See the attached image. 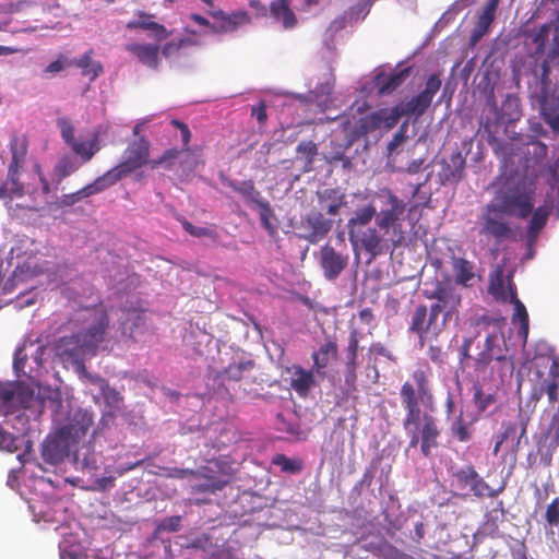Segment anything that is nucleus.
I'll use <instances>...</instances> for the list:
<instances>
[{
    "label": "nucleus",
    "instance_id": "obj_17",
    "mask_svg": "<svg viewBox=\"0 0 559 559\" xmlns=\"http://www.w3.org/2000/svg\"><path fill=\"white\" fill-rule=\"evenodd\" d=\"M348 254L337 252L330 243L320 249L319 263L326 280H336L348 264Z\"/></svg>",
    "mask_w": 559,
    "mask_h": 559
},
{
    "label": "nucleus",
    "instance_id": "obj_31",
    "mask_svg": "<svg viewBox=\"0 0 559 559\" xmlns=\"http://www.w3.org/2000/svg\"><path fill=\"white\" fill-rule=\"evenodd\" d=\"M510 283L512 286H514L511 276H509L508 282L506 284V280L503 277V270L501 266H498L495 273L490 276L488 292L496 300H510Z\"/></svg>",
    "mask_w": 559,
    "mask_h": 559
},
{
    "label": "nucleus",
    "instance_id": "obj_12",
    "mask_svg": "<svg viewBox=\"0 0 559 559\" xmlns=\"http://www.w3.org/2000/svg\"><path fill=\"white\" fill-rule=\"evenodd\" d=\"M506 216H509L508 213L492 200L481 209L478 217L479 234L493 237L498 241L509 239L512 228Z\"/></svg>",
    "mask_w": 559,
    "mask_h": 559
},
{
    "label": "nucleus",
    "instance_id": "obj_5",
    "mask_svg": "<svg viewBox=\"0 0 559 559\" xmlns=\"http://www.w3.org/2000/svg\"><path fill=\"white\" fill-rule=\"evenodd\" d=\"M524 177L512 185H507L499 190L493 201H496L509 216L518 218H527L534 209V198L536 194L535 179Z\"/></svg>",
    "mask_w": 559,
    "mask_h": 559
},
{
    "label": "nucleus",
    "instance_id": "obj_15",
    "mask_svg": "<svg viewBox=\"0 0 559 559\" xmlns=\"http://www.w3.org/2000/svg\"><path fill=\"white\" fill-rule=\"evenodd\" d=\"M442 85L440 73H433L428 76L425 88L413 96L407 102L397 104L400 111L403 116L420 118L430 107L435 95L439 92Z\"/></svg>",
    "mask_w": 559,
    "mask_h": 559
},
{
    "label": "nucleus",
    "instance_id": "obj_26",
    "mask_svg": "<svg viewBox=\"0 0 559 559\" xmlns=\"http://www.w3.org/2000/svg\"><path fill=\"white\" fill-rule=\"evenodd\" d=\"M126 49L135 56L142 64L148 67L150 69L156 70L158 68L159 46L152 44L131 43L126 46Z\"/></svg>",
    "mask_w": 559,
    "mask_h": 559
},
{
    "label": "nucleus",
    "instance_id": "obj_19",
    "mask_svg": "<svg viewBox=\"0 0 559 559\" xmlns=\"http://www.w3.org/2000/svg\"><path fill=\"white\" fill-rule=\"evenodd\" d=\"M210 15L216 21L212 26L214 33H231L251 23V16L247 11L238 10L226 13L223 10L211 11Z\"/></svg>",
    "mask_w": 559,
    "mask_h": 559
},
{
    "label": "nucleus",
    "instance_id": "obj_22",
    "mask_svg": "<svg viewBox=\"0 0 559 559\" xmlns=\"http://www.w3.org/2000/svg\"><path fill=\"white\" fill-rule=\"evenodd\" d=\"M337 357L338 345L336 341L328 338L319 346L318 350L313 352L311 355L313 361L312 368L316 371V374L324 378L326 376L325 369L332 361H335Z\"/></svg>",
    "mask_w": 559,
    "mask_h": 559
},
{
    "label": "nucleus",
    "instance_id": "obj_33",
    "mask_svg": "<svg viewBox=\"0 0 559 559\" xmlns=\"http://www.w3.org/2000/svg\"><path fill=\"white\" fill-rule=\"evenodd\" d=\"M522 116L520 98L514 94H508L497 112V119L511 123L518 121Z\"/></svg>",
    "mask_w": 559,
    "mask_h": 559
},
{
    "label": "nucleus",
    "instance_id": "obj_16",
    "mask_svg": "<svg viewBox=\"0 0 559 559\" xmlns=\"http://www.w3.org/2000/svg\"><path fill=\"white\" fill-rule=\"evenodd\" d=\"M359 333L356 329L350 330L347 337V346L344 349V383L348 390H357V369L359 367Z\"/></svg>",
    "mask_w": 559,
    "mask_h": 559
},
{
    "label": "nucleus",
    "instance_id": "obj_4",
    "mask_svg": "<svg viewBox=\"0 0 559 559\" xmlns=\"http://www.w3.org/2000/svg\"><path fill=\"white\" fill-rule=\"evenodd\" d=\"M376 215V205L368 203L361 207H357L346 225L352 245L354 247H360L371 257L383 253L385 247V241L379 228L370 226Z\"/></svg>",
    "mask_w": 559,
    "mask_h": 559
},
{
    "label": "nucleus",
    "instance_id": "obj_21",
    "mask_svg": "<svg viewBox=\"0 0 559 559\" xmlns=\"http://www.w3.org/2000/svg\"><path fill=\"white\" fill-rule=\"evenodd\" d=\"M135 16L136 19L127 23L126 27L128 29L148 31L157 41L164 40L170 36L171 32L167 31L163 24L154 21V14L139 10L135 12Z\"/></svg>",
    "mask_w": 559,
    "mask_h": 559
},
{
    "label": "nucleus",
    "instance_id": "obj_53",
    "mask_svg": "<svg viewBox=\"0 0 559 559\" xmlns=\"http://www.w3.org/2000/svg\"><path fill=\"white\" fill-rule=\"evenodd\" d=\"M451 160L454 164V168L450 170V166H448L449 171L444 173V180L457 182L462 179L465 160L460 155L453 156Z\"/></svg>",
    "mask_w": 559,
    "mask_h": 559
},
{
    "label": "nucleus",
    "instance_id": "obj_20",
    "mask_svg": "<svg viewBox=\"0 0 559 559\" xmlns=\"http://www.w3.org/2000/svg\"><path fill=\"white\" fill-rule=\"evenodd\" d=\"M411 67H407L397 71H393L389 74L383 71L377 73L373 79V83L378 95L384 96L393 94L400 86L404 84V82L411 75Z\"/></svg>",
    "mask_w": 559,
    "mask_h": 559
},
{
    "label": "nucleus",
    "instance_id": "obj_51",
    "mask_svg": "<svg viewBox=\"0 0 559 559\" xmlns=\"http://www.w3.org/2000/svg\"><path fill=\"white\" fill-rule=\"evenodd\" d=\"M27 358H28V356L26 353V344H24L23 346L19 347L15 350L13 368L17 376H25V377L32 378V374H31L32 371L25 370V364L27 361Z\"/></svg>",
    "mask_w": 559,
    "mask_h": 559
},
{
    "label": "nucleus",
    "instance_id": "obj_24",
    "mask_svg": "<svg viewBox=\"0 0 559 559\" xmlns=\"http://www.w3.org/2000/svg\"><path fill=\"white\" fill-rule=\"evenodd\" d=\"M288 372L292 373L290 378V388L300 396H308L310 390L316 384L313 368L311 370H307L299 365H294Z\"/></svg>",
    "mask_w": 559,
    "mask_h": 559
},
{
    "label": "nucleus",
    "instance_id": "obj_38",
    "mask_svg": "<svg viewBox=\"0 0 559 559\" xmlns=\"http://www.w3.org/2000/svg\"><path fill=\"white\" fill-rule=\"evenodd\" d=\"M552 210V201L545 202L543 205L537 209H533L532 218L528 224V234L530 236H537L538 233L545 227L547 224L548 217Z\"/></svg>",
    "mask_w": 559,
    "mask_h": 559
},
{
    "label": "nucleus",
    "instance_id": "obj_1",
    "mask_svg": "<svg viewBox=\"0 0 559 559\" xmlns=\"http://www.w3.org/2000/svg\"><path fill=\"white\" fill-rule=\"evenodd\" d=\"M431 368L427 362L418 364L412 372L413 382L406 381L400 389L402 407L405 411L403 428L409 437L407 449L420 447L424 457H430L439 447L441 430L437 419L429 414L421 415L420 405L432 411L435 397L430 386Z\"/></svg>",
    "mask_w": 559,
    "mask_h": 559
},
{
    "label": "nucleus",
    "instance_id": "obj_40",
    "mask_svg": "<svg viewBox=\"0 0 559 559\" xmlns=\"http://www.w3.org/2000/svg\"><path fill=\"white\" fill-rule=\"evenodd\" d=\"M72 452L76 467L88 471L97 468V456L90 443L83 444L79 449L74 448Z\"/></svg>",
    "mask_w": 559,
    "mask_h": 559
},
{
    "label": "nucleus",
    "instance_id": "obj_23",
    "mask_svg": "<svg viewBox=\"0 0 559 559\" xmlns=\"http://www.w3.org/2000/svg\"><path fill=\"white\" fill-rule=\"evenodd\" d=\"M500 0H487L485 7L477 16L476 24L471 34V43H478L488 32L495 20Z\"/></svg>",
    "mask_w": 559,
    "mask_h": 559
},
{
    "label": "nucleus",
    "instance_id": "obj_27",
    "mask_svg": "<svg viewBox=\"0 0 559 559\" xmlns=\"http://www.w3.org/2000/svg\"><path fill=\"white\" fill-rule=\"evenodd\" d=\"M306 223L311 229L306 239L311 243H317L323 239L332 228L333 221L326 218L321 212H311L306 216Z\"/></svg>",
    "mask_w": 559,
    "mask_h": 559
},
{
    "label": "nucleus",
    "instance_id": "obj_29",
    "mask_svg": "<svg viewBox=\"0 0 559 559\" xmlns=\"http://www.w3.org/2000/svg\"><path fill=\"white\" fill-rule=\"evenodd\" d=\"M254 362L252 360H241L238 362L229 364L226 368L217 371L214 376V381L219 384L235 381L238 382L243 378L245 372L252 370Z\"/></svg>",
    "mask_w": 559,
    "mask_h": 559
},
{
    "label": "nucleus",
    "instance_id": "obj_25",
    "mask_svg": "<svg viewBox=\"0 0 559 559\" xmlns=\"http://www.w3.org/2000/svg\"><path fill=\"white\" fill-rule=\"evenodd\" d=\"M21 169L8 167V176L3 183L0 185V199L8 205L13 199L25 195L26 190L20 181Z\"/></svg>",
    "mask_w": 559,
    "mask_h": 559
},
{
    "label": "nucleus",
    "instance_id": "obj_63",
    "mask_svg": "<svg viewBox=\"0 0 559 559\" xmlns=\"http://www.w3.org/2000/svg\"><path fill=\"white\" fill-rule=\"evenodd\" d=\"M181 527V516L173 515L165 518L158 525V530L166 532H178Z\"/></svg>",
    "mask_w": 559,
    "mask_h": 559
},
{
    "label": "nucleus",
    "instance_id": "obj_7",
    "mask_svg": "<svg viewBox=\"0 0 559 559\" xmlns=\"http://www.w3.org/2000/svg\"><path fill=\"white\" fill-rule=\"evenodd\" d=\"M367 103H362V105L357 108L359 117L352 115V118H348L344 122V129L353 140H357L376 130H391L397 124L402 117L397 105L391 108H381L369 114L364 112Z\"/></svg>",
    "mask_w": 559,
    "mask_h": 559
},
{
    "label": "nucleus",
    "instance_id": "obj_11",
    "mask_svg": "<svg viewBox=\"0 0 559 559\" xmlns=\"http://www.w3.org/2000/svg\"><path fill=\"white\" fill-rule=\"evenodd\" d=\"M535 76L539 79V92L532 97L535 98L539 106V115L543 120L550 127L554 133H559V87H551L550 75L544 82L543 73L534 70Z\"/></svg>",
    "mask_w": 559,
    "mask_h": 559
},
{
    "label": "nucleus",
    "instance_id": "obj_50",
    "mask_svg": "<svg viewBox=\"0 0 559 559\" xmlns=\"http://www.w3.org/2000/svg\"><path fill=\"white\" fill-rule=\"evenodd\" d=\"M451 432L460 442H466L471 439L469 425L464 420L462 414L452 424Z\"/></svg>",
    "mask_w": 559,
    "mask_h": 559
},
{
    "label": "nucleus",
    "instance_id": "obj_35",
    "mask_svg": "<svg viewBox=\"0 0 559 559\" xmlns=\"http://www.w3.org/2000/svg\"><path fill=\"white\" fill-rule=\"evenodd\" d=\"M225 183L231 188L234 191L238 192L243 197L247 203L249 204H259V202L263 201L261 199V193L259 190H257L253 180H242V181H236L228 179L225 181Z\"/></svg>",
    "mask_w": 559,
    "mask_h": 559
},
{
    "label": "nucleus",
    "instance_id": "obj_8",
    "mask_svg": "<svg viewBox=\"0 0 559 559\" xmlns=\"http://www.w3.org/2000/svg\"><path fill=\"white\" fill-rule=\"evenodd\" d=\"M377 197L382 202L380 212L377 211L376 225L380 230L388 233L392 229L390 241L393 249L399 248L405 240V234L402 229V217L404 215L406 204L399 199L390 189L383 188L377 192Z\"/></svg>",
    "mask_w": 559,
    "mask_h": 559
},
{
    "label": "nucleus",
    "instance_id": "obj_55",
    "mask_svg": "<svg viewBox=\"0 0 559 559\" xmlns=\"http://www.w3.org/2000/svg\"><path fill=\"white\" fill-rule=\"evenodd\" d=\"M192 40L190 38H181L179 40H171L166 43L162 48V53L165 58H171L177 56L180 49L187 45H190Z\"/></svg>",
    "mask_w": 559,
    "mask_h": 559
},
{
    "label": "nucleus",
    "instance_id": "obj_64",
    "mask_svg": "<svg viewBox=\"0 0 559 559\" xmlns=\"http://www.w3.org/2000/svg\"><path fill=\"white\" fill-rule=\"evenodd\" d=\"M251 116L255 117L259 123L263 124L267 120L266 105L260 102L257 106L251 108Z\"/></svg>",
    "mask_w": 559,
    "mask_h": 559
},
{
    "label": "nucleus",
    "instance_id": "obj_9",
    "mask_svg": "<svg viewBox=\"0 0 559 559\" xmlns=\"http://www.w3.org/2000/svg\"><path fill=\"white\" fill-rule=\"evenodd\" d=\"M489 367H491V377L497 376L501 381L507 376L511 377L514 370L512 357L503 353L500 346V337L495 333L487 335L484 348L474 358L476 373L484 374Z\"/></svg>",
    "mask_w": 559,
    "mask_h": 559
},
{
    "label": "nucleus",
    "instance_id": "obj_10",
    "mask_svg": "<svg viewBox=\"0 0 559 559\" xmlns=\"http://www.w3.org/2000/svg\"><path fill=\"white\" fill-rule=\"evenodd\" d=\"M84 321L87 323V328L78 333L84 341L85 347L96 355L99 345L106 341L109 329V316L106 306L99 302L87 308Z\"/></svg>",
    "mask_w": 559,
    "mask_h": 559
},
{
    "label": "nucleus",
    "instance_id": "obj_2",
    "mask_svg": "<svg viewBox=\"0 0 559 559\" xmlns=\"http://www.w3.org/2000/svg\"><path fill=\"white\" fill-rule=\"evenodd\" d=\"M424 296L436 300L428 308L417 305L412 312L408 331L416 334L423 346L427 340L437 338L445 324L459 319L462 297L450 282H437L433 290H425Z\"/></svg>",
    "mask_w": 559,
    "mask_h": 559
},
{
    "label": "nucleus",
    "instance_id": "obj_36",
    "mask_svg": "<svg viewBox=\"0 0 559 559\" xmlns=\"http://www.w3.org/2000/svg\"><path fill=\"white\" fill-rule=\"evenodd\" d=\"M92 55L93 50L91 49L80 58L71 60L69 64L82 69V74L84 76H88L91 81H94L100 73H103V66L99 61L93 60Z\"/></svg>",
    "mask_w": 559,
    "mask_h": 559
},
{
    "label": "nucleus",
    "instance_id": "obj_3",
    "mask_svg": "<svg viewBox=\"0 0 559 559\" xmlns=\"http://www.w3.org/2000/svg\"><path fill=\"white\" fill-rule=\"evenodd\" d=\"M93 425V414L85 409L75 411L69 423L50 433L41 443V457L45 463L57 465L84 438Z\"/></svg>",
    "mask_w": 559,
    "mask_h": 559
},
{
    "label": "nucleus",
    "instance_id": "obj_48",
    "mask_svg": "<svg viewBox=\"0 0 559 559\" xmlns=\"http://www.w3.org/2000/svg\"><path fill=\"white\" fill-rule=\"evenodd\" d=\"M197 164V156L189 147H183L179 150L177 158L178 171H181L183 175H188L195 169Z\"/></svg>",
    "mask_w": 559,
    "mask_h": 559
},
{
    "label": "nucleus",
    "instance_id": "obj_41",
    "mask_svg": "<svg viewBox=\"0 0 559 559\" xmlns=\"http://www.w3.org/2000/svg\"><path fill=\"white\" fill-rule=\"evenodd\" d=\"M117 182H118V180L116 179V177L112 175V173L110 170H108L104 175L97 177L94 180V182L80 189L79 193H80L81 199L87 198L90 195H93V194L104 191L105 189L114 186Z\"/></svg>",
    "mask_w": 559,
    "mask_h": 559
},
{
    "label": "nucleus",
    "instance_id": "obj_34",
    "mask_svg": "<svg viewBox=\"0 0 559 559\" xmlns=\"http://www.w3.org/2000/svg\"><path fill=\"white\" fill-rule=\"evenodd\" d=\"M511 304L514 306V313H513V322L519 321L520 323V331L519 334L526 340L528 335V325H530V319L528 313L526 311L525 306L523 302L518 298L516 295V288L515 286H512L510 284V300Z\"/></svg>",
    "mask_w": 559,
    "mask_h": 559
},
{
    "label": "nucleus",
    "instance_id": "obj_14",
    "mask_svg": "<svg viewBox=\"0 0 559 559\" xmlns=\"http://www.w3.org/2000/svg\"><path fill=\"white\" fill-rule=\"evenodd\" d=\"M57 356L64 364H71L76 372L86 374L84 360L86 357L95 356L79 333L60 337L55 345Z\"/></svg>",
    "mask_w": 559,
    "mask_h": 559
},
{
    "label": "nucleus",
    "instance_id": "obj_44",
    "mask_svg": "<svg viewBox=\"0 0 559 559\" xmlns=\"http://www.w3.org/2000/svg\"><path fill=\"white\" fill-rule=\"evenodd\" d=\"M452 269L456 284L467 286L468 282L474 278L473 265L464 258L453 257Z\"/></svg>",
    "mask_w": 559,
    "mask_h": 559
},
{
    "label": "nucleus",
    "instance_id": "obj_43",
    "mask_svg": "<svg viewBox=\"0 0 559 559\" xmlns=\"http://www.w3.org/2000/svg\"><path fill=\"white\" fill-rule=\"evenodd\" d=\"M262 227L270 236H275L278 229V221L269 201L263 200L257 204Z\"/></svg>",
    "mask_w": 559,
    "mask_h": 559
},
{
    "label": "nucleus",
    "instance_id": "obj_56",
    "mask_svg": "<svg viewBox=\"0 0 559 559\" xmlns=\"http://www.w3.org/2000/svg\"><path fill=\"white\" fill-rule=\"evenodd\" d=\"M474 401L480 412L486 411L490 405L496 402L495 395L485 393L480 388H475Z\"/></svg>",
    "mask_w": 559,
    "mask_h": 559
},
{
    "label": "nucleus",
    "instance_id": "obj_18",
    "mask_svg": "<svg viewBox=\"0 0 559 559\" xmlns=\"http://www.w3.org/2000/svg\"><path fill=\"white\" fill-rule=\"evenodd\" d=\"M454 476L461 488L468 487L469 491L477 498L496 497L498 495V491L491 489L472 465L459 469Z\"/></svg>",
    "mask_w": 559,
    "mask_h": 559
},
{
    "label": "nucleus",
    "instance_id": "obj_58",
    "mask_svg": "<svg viewBox=\"0 0 559 559\" xmlns=\"http://www.w3.org/2000/svg\"><path fill=\"white\" fill-rule=\"evenodd\" d=\"M79 169V165L72 160L70 157H63L58 163L56 170L59 174L60 178H66L71 174L75 173Z\"/></svg>",
    "mask_w": 559,
    "mask_h": 559
},
{
    "label": "nucleus",
    "instance_id": "obj_59",
    "mask_svg": "<svg viewBox=\"0 0 559 559\" xmlns=\"http://www.w3.org/2000/svg\"><path fill=\"white\" fill-rule=\"evenodd\" d=\"M532 151H528V154L535 159L537 164H540L545 160L548 154V146L542 141H533L531 142Z\"/></svg>",
    "mask_w": 559,
    "mask_h": 559
},
{
    "label": "nucleus",
    "instance_id": "obj_32",
    "mask_svg": "<svg viewBox=\"0 0 559 559\" xmlns=\"http://www.w3.org/2000/svg\"><path fill=\"white\" fill-rule=\"evenodd\" d=\"M521 425H522V427H521L520 436L518 438H515L516 430H518L516 424L512 423V421L503 423V431L497 436V440H496V443L493 447V455L498 454L501 445L509 439L515 441L513 444L512 451L513 452L519 451L521 439L526 433V423L524 420H522Z\"/></svg>",
    "mask_w": 559,
    "mask_h": 559
},
{
    "label": "nucleus",
    "instance_id": "obj_45",
    "mask_svg": "<svg viewBox=\"0 0 559 559\" xmlns=\"http://www.w3.org/2000/svg\"><path fill=\"white\" fill-rule=\"evenodd\" d=\"M198 477L205 478L204 483L195 484L191 487L192 493H215L223 490L228 484V480L221 479L215 476H210L200 472Z\"/></svg>",
    "mask_w": 559,
    "mask_h": 559
},
{
    "label": "nucleus",
    "instance_id": "obj_28",
    "mask_svg": "<svg viewBox=\"0 0 559 559\" xmlns=\"http://www.w3.org/2000/svg\"><path fill=\"white\" fill-rule=\"evenodd\" d=\"M318 200L328 214L335 216L347 204L345 193L338 189L330 188L318 192Z\"/></svg>",
    "mask_w": 559,
    "mask_h": 559
},
{
    "label": "nucleus",
    "instance_id": "obj_30",
    "mask_svg": "<svg viewBox=\"0 0 559 559\" xmlns=\"http://www.w3.org/2000/svg\"><path fill=\"white\" fill-rule=\"evenodd\" d=\"M270 13L273 19L282 21L286 29H292L297 25V17L290 9L289 0H273L270 3Z\"/></svg>",
    "mask_w": 559,
    "mask_h": 559
},
{
    "label": "nucleus",
    "instance_id": "obj_37",
    "mask_svg": "<svg viewBox=\"0 0 559 559\" xmlns=\"http://www.w3.org/2000/svg\"><path fill=\"white\" fill-rule=\"evenodd\" d=\"M11 162L9 167L23 169L27 154V140L24 135H13L10 141Z\"/></svg>",
    "mask_w": 559,
    "mask_h": 559
},
{
    "label": "nucleus",
    "instance_id": "obj_62",
    "mask_svg": "<svg viewBox=\"0 0 559 559\" xmlns=\"http://www.w3.org/2000/svg\"><path fill=\"white\" fill-rule=\"evenodd\" d=\"M545 519L550 525H559V497L548 504Z\"/></svg>",
    "mask_w": 559,
    "mask_h": 559
},
{
    "label": "nucleus",
    "instance_id": "obj_52",
    "mask_svg": "<svg viewBox=\"0 0 559 559\" xmlns=\"http://www.w3.org/2000/svg\"><path fill=\"white\" fill-rule=\"evenodd\" d=\"M182 228L191 236L201 238V237H210L215 238L217 236V233L214 229L201 227V226H194L186 218L180 219Z\"/></svg>",
    "mask_w": 559,
    "mask_h": 559
},
{
    "label": "nucleus",
    "instance_id": "obj_6",
    "mask_svg": "<svg viewBox=\"0 0 559 559\" xmlns=\"http://www.w3.org/2000/svg\"><path fill=\"white\" fill-rule=\"evenodd\" d=\"M528 38L535 47L533 57L538 59L539 56H544L535 70L543 73L544 82H546L547 75L551 73V67L559 63V10L551 21L532 31Z\"/></svg>",
    "mask_w": 559,
    "mask_h": 559
},
{
    "label": "nucleus",
    "instance_id": "obj_60",
    "mask_svg": "<svg viewBox=\"0 0 559 559\" xmlns=\"http://www.w3.org/2000/svg\"><path fill=\"white\" fill-rule=\"evenodd\" d=\"M0 449L14 452L17 449L16 438L0 426Z\"/></svg>",
    "mask_w": 559,
    "mask_h": 559
},
{
    "label": "nucleus",
    "instance_id": "obj_54",
    "mask_svg": "<svg viewBox=\"0 0 559 559\" xmlns=\"http://www.w3.org/2000/svg\"><path fill=\"white\" fill-rule=\"evenodd\" d=\"M296 152L306 158L307 165H312L316 156L318 155V147L312 141H301L297 145Z\"/></svg>",
    "mask_w": 559,
    "mask_h": 559
},
{
    "label": "nucleus",
    "instance_id": "obj_13",
    "mask_svg": "<svg viewBox=\"0 0 559 559\" xmlns=\"http://www.w3.org/2000/svg\"><path fill=\"white\" fill-rule=\"evenodd\" d=\"M151 143L145 136H139L130 142L124 150L123 160L109 169L118 181L139 168L150 165Z\"/></svg>",
    "mask_w": 559,
    "mask_h": 559
},
{
    "label": "nucleus",
    "instance_id": "obj_46",
    "mask_svg": "<svg viewBox=\"0 0 559 559\" xmlns=\"http://www.w3.org/2000/svg\"><path fill=\"white\" fill-rule=\"evenodd\" d=\"M272 464L278 466L282 472L287 474H299L304 468V462L300 459H290L285 454H276L272 459Z\"/></svg>",
    "mask_w": 559,
    "mask_h": 559
},
{
    "label": "nucleus",
    "instance_id": "obj_39",
    "mask_svg": "<svg viewBox=\"0 0 559 559\" xmlns=\"http://www.w3.org/2000/svg\"><path fill=\"white\" fill-rule=\"evenodd\" d=\"M548 377L549 379L542 384V390L546 392L549 403H555L558 401L559 357L552 359Z\"/></svg>",
    "mask_w": 559,
    "mask_h": 559
},
{
    "label": "nucleus",
    "instance_id": "obj_49",
    "mask_svg": "<svg viewBox=\"0 0 559 559\" xmlns=\"http://www.w3.org/2000/svg\"><path fill=\"white\" fill-rule=\"evenodd\" d=\"M15 391L10 384H0V416L8 415L14 404Z\"/></svg>",
    "mask_w": 559,
    "mask_h": 559
},
{
    "label": "nucleus",
    "instance_id": "obj_47",
    "mask_svg": "<svg viewBox=\"0 0 559 559\" xmlns=\"http://www.w3.org/2000/svg\"><path fill=\"white\" fill-rule=\"evenodd\" d=\"M178 154L179 150L168 148L162 154L160 157L152 159L150 163V167L152 169L164 167L166 170H177Z\"/></svg>",
    "mask_w": 559,
    "mask_h": 559
},
{
    "label": "nucleus",
    "instance_id": "obj_61",
    "mask_svg": "<svg viewBox=\"0 0 559 559\" xmlns=\"http://www.w3.org/2000/svg\"><path fill=\"white\" fill-rule=\"evenodd\" d=\"M407 122H404L397 132L393 135V139L388 144V152L392 154L396 148L406 141Z\"/></svg>",
    "mask_w": 559,
    "mask_h": 559
},
{
    "label": "nucleus",
    "instance_id": "obj_42",
    "mask_svg": "<svg viewBox=\"0 0 559 559\" xmlns=\"http://www.w3.org/2000/svg\"><path fill=\"white\" fill-rule=\"evenodd\" d=\"M70 147L82 158L83 163H87L100 150L98 135L94 134L91 141H79L75 139V141L71 143Z\"/></svg>",
    "mask_w": 559,
    "mask_h": 559
},
{
    "label": "nucleus",
    "instance_id": "obj_57",
    "mask_svg": "<svg viewBox=\"0 0 559 559\" xmlns=\"http://www.w3.org/2000/svg\"><path fill=\"white\" fill-rule=\"evenodd\" d=\"M57 126L60 129L61 136L64 140V142L68 145H71V143L73 141H75V138H74V127L71 123V121L68 118H66V117H61V118L57 119Z\"/></svg>",
    "mask_w": 559,
    "mask_h": 559
}]
</instances>
